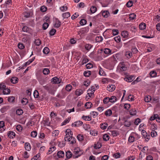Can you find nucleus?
<instances>
[{"instance_id":"f257e3e1","label":"nucleus","mask_w":160,"mask_h":160,"mask_svg":"<svg viewBox=\"0 0 160 160\" xmlns=\"http://www.w3.org/2000/svg\"><path fill=\"white\" fill-rule=\"evenodd\" d=\"M127 62H120L118 67L119 72H122L126 71L127 69Z\"/></svg>"},{"instance_id":"f03ea898","label":"nucleus","mask_w":160,"mask_h":160,"mask_svg":"<svg viewBox=\"0 0 160 160\" xmlns=\"http://www.w3.org/2000/svg\"><path fill=\"white\" fill-rule=\"evenodd\" d=\"M73 152L74 155H73V157L74 158L78 157L83 153L82 151L78 147L74 149Z\"/></svg>"},{"instance_id":"7ed1b4c3","label":"nucleus","mask_w":160,"mask_h":160,"mask_svg":"<svg viewBox=\"0 0 160 160\" xmlns=\"http://www.w3.org/2000/svg\"><path fill=\"white\" fill-rule=\"evenodd\" d=\"M66 135L64 138L65 141H70V138L72 137L73 135L72 132L69 129H67L65 132Z\"/></svg>"},{"instance_id":"20e7f679","label":"nucleus","mask_w":160,"mask_h":160,"mask_svg":"<svg viewBox=\"0 0 160 160\" xmlns=\"http://www.w3.org/2000/svg\"><path fill=\"white\" fill-rule=\"evenodd\" d=\"M87 95L86 96V99L88 100L90 98H93L94 97V93L93 91H91L90 89H88L87 91Z\"/></svg>"},{"instance_id":"39448f33","label":"nucleus","mask_w":160,"mask_h":160,"mask_svg":"<svg viewBox=\"0 0 160 160\" xmlns=\"http://www.w3.org/2000/svg\"><path fill=\"white\" fill-rule=\"evenodd\" d=\"M23 15L25 18H29L33 15V11L32 10H30L24 12L23 13Z\"/></svg>"},{"instance_id":"423d86ee","label":"nucleus","mask_w":160,"mask_h":160,"mask_svg":"<svg viewBox=\"0 0 160 160\" xmlns=\"http://www.w3.org/2000/svg\"><path fill=\"white\" fill-rule=\"evenodd\" d=\"M51 80V82L53 84L59 83L61 81V80L57 77H54Z\"/></svg>"},{"instance_id":"0eeeda50","label":"nucleus","mask_w":160,"mask_h":160,"mask_svg":"<svg viewBox=\"0 0 160 160\" xmlns=\"http://www.w3.org/2000/svg\"><path fill=\"white\" fill-rule=\"evenodd\" d=\"M115 86L114 85L111 84L108 86L107 90L110 92H112L115 89Z\"/></svg>"},{"instance_id":"6e6552de","label":"nucleus","mask_w":160,"mask_h":160,"mask_svg":"<svg viewBox=\"0 0 160 160\" xmlns=\"http://www.w3.org/2000/svg\"><path fill=\"white\" fill-rule=\"evenodd\" d=\"M134 79V76L132 75L128 77L124 78V80L128 82H131Z\"/></svg>"},{"instance_id":"1a4fd4ad","label":"nucleus","mask_w":160,"mask_h":160,"mask_svg":"<svg viewBox=\"0 0 160 160\" xmlns=\"http://www.w3.org/2000/svg\"><path fill=\"white\" fill-rule=\"evenodd\" d=\"M149 123L150 124V128L152 131L155 130L157 129V125L153 122H150L149 121Z\"/></svg>"},{"instance_id":"9d476101","label":"nucleus","mask_w":160,"mask_h":160,"mask_svg":"<svg viewBox=\"0 0 160 160\" xmlns=\"http://www.w3.org/2000/svg\"><path fill=\"white\" fill-rule=\"evenodd\" d=\"M61 25V22L58 19H56L55 21V23L54 24V27L55 28H58L60 27Z\"/></svg>"},{"instance_id":"9b49d317","label":"nucleus","mask_w":160,"mask_h":160,"mask_svg":"<svg viewBox=\"0 0 160 160\" xmlns=\"http://www.w3.org/2000/svg\"><path fill=\"white\" fill-rule=\"evenodd\" d=\"M83 91L84 90L82 89H77L75 91V94L76 95L78 96L81 95L83 93Z\"/></svg>"},{"instance_id":"f8f14e48","label":"nucleus","mask_w":160,"mask_h":160,"mask_svg":"<svg viewBox=\"0 0 160 160\" xmlns=\"http://www.w3.org/2000/svg\"><path fill=\"white\" fill-rule=\"evenodd\" d=\"M8 136L10 138H13L15 137V133L13 132L12 131H9L8 133Z\"/></svg>"},{"instance_id":"ddd939ff","label":"nucleus","mask_w":160,"mask_h":160,"mask_svg":"<svg viewBox=\"0 0 160 160\" xmlns=\"http://www.w3.org/2000/svg\"><path fill=\"white\" fill-rule=\"evenodd\" d=\"M82 124V122L81 121H79L75 122L72 124V126L78 127L81 126Z\"/></svg>"},{"instance_id":"4468645a","label":"nucleus","mask_w":160,"mask_h":160,"mask_svg":"<svg viewBox=\"0 0 160 160\" xmlns=\"http://www.w3.org/2000/svg\"><path fill=\"white\" fill-rule=\"evenodd\" d=\"M25 149L28 151H30L31 148V146L29 142H26L25 144Z\"/></svg>"},{"instance_id":"2eb2a0df","label":"nucleus","mask_w":160,"mask_h":160,"mask_svg":"<svg viewBox=\"0 0 160 160\" xmlns=\"http://www.w3.org/2000/svg\"><path fill=\"white\" fill-rule=\"evenodd\" d=\"M38 80L41 85H43L44 84L45 80L44 78L42 77L41 76L38 78Z\"/></svg>"},{"instance_id":"dca6fc26","label":"nucleus","mask_w":160,"mask_h":160,"mask_svg":"<svg viewBox=\"0 0 160 160\" xmlns=\"http://www.w3.org/2000/svg\"><path fill=\"white\" fill-rule=\"evenodd\" d=\"M2 90V93L4 95L9 94L11 92L10 90L9 89L6 88Z\"/></svg>"},{"instance_id":"f3484780","label":"nucleus","mask_w":160,"mask_h":160,"mask_svg":"<svg viewBox=\"0 0 160 160\" xmlns=\"http://www.w3.org/2000/svg\"><path fill=\"white\" fill-rule=\"evenodd\" d=\"M18 78L16 77H13L10 79L11 82L13 84L16 83L18 82Z\"/></svg>"},{"instance_id":"a211bd4d","label":"nucleus","mask_w":160,"mask_h":160,"mask_svg":"<svg viewBox=\"0 0 160 160\" xmlns=\"http://www.w3.org/2000/svg\"><path fill=\"white\" fill-rule=\"evenodd\" d=\"M57 155L59 158H61L64 157V153L63 151H59L58 152Z\"/></svg>"},{"instance_id":"6ab92c4d","label":"nucleus","mask_w":160,"mask_h":160,"mask_svg":"<svg viewBox=\"0 0 160 160\" xmlns=\"http://www.w3.org/2000/svg\"><path fill=\"white\" fill-rule=\"evenodd\" d=\"M68 141L69 142V144H73L75 143L76 140L74 137H72L70 138V141Z\"/></svg>"},{"instance_id":"aec40b11","label":"nucleus","mask_w":160,"mask_h":160,"mask_svg":"<svg viewBox=\"0 0 160 160\" xmlns=\"http://www.w3.org/2000/svg\"><path fill=\"white\" fill-rule=\"evenodd\" d=\"M72 156V153L70 151H68L66 153V157L67 159H69Z\"/></svg>"},{"instance_id":"412c9836","label":"nucleus","mask_w":160,"mask_h":160,"mask_svg":"<svg viewBox=\"0 0 160 160\" xmlns=\"http://www.w3.org/2000/svg\"><path fill=\"white\" fill-rule=\"evenodd\" d=\"M112 113V111L110 109L107 110L104 112L105 115L107 116H110Z\"/></svg>"},{"instance_id":"4be33fe9","label":"nucleus","mask_w":160,"mask_h":160,"mask_svg":"<svg viewBox=\"0 0 160 160\" xmlns=\"http://www.w3.org/2000/svg\"><path fill=\"white\" fill-rule=\"evenodd\" d=\"M30 39V36L28 35L26 36L25 37L22 38V41L23 42H26L28 41Z\"/></svg>"},{"instance_id":"5701e85b","label":"nucleus","mask_w":160,"mask_h":160,"mask_svg":"<svg viewBox=\"0 0 160 160\" xmlns=\"http://www.w3.org/2000/svg\"><path fill=\"white\" fill-rule=\"evenodd\" d=\"M71 119V117H69L68 118L66 119H65L64 121L62 122V123L61 124L62 126L65 125L67 123H68Z\"/></svg>"},{"instance_id":"b1692460","label":"nucleus","mask_w":160,"mask_h":160,"mask_svg":"<svg viewBox=\"0 0 160 160\" xmlns=\"http://www.w3.org/2000/svg\"><path fill=\"white\" fill-rule=\"evenodd\" d=\"M102 16L105 18H107L109 14V12L108 11H102Z\"/></svg>"},{"instance_id":"393cba45","label":"nucleus","mask_w":160,"mask_h":160,"mask_svg":"<svg viewBox=\"0 0 160 160\" xmlns=\"http://www.w3.org/2000/svg\"><path fill=\"white\" fill-rule=\"evenodd\" d=\"M131 124V122L128 120H126L124 123V125L126 127H129Z\"/></svg>"},{"instance_id":"a878e982","label":"nucleus","mask_w":160,"mask_h":160,"mask_svg":"<svg viewBox=\"0 0 160 160\" xmlns=\"http://www.w3.org/2000/svg\"><path fill=\"white\" fill-rule=\"evenodd\" d=\"M102 146L101 143L97 142V143L94 144V148L96 149H98L100 148Z\"/></svg>"},{"instance_id":"bb28decb","label":"nucleus","mask_w":160,"mask_h":160,"mask_svg":"<svg viewBox=\"0 0 160 160\" xmlns=\"http://www.w3.org/2000/svg\"><path fill=\"white\" fill-rule=\"evenodd\" d=\"M42 72L44 75H47L49 74L50 71L48 68H44L43 69Z\"/></svg>"},{"instance_id":"cd10ccee","label":"nucleus","mask_w":160,"mask_h":160,"mask_svg":"<svg viewBox=\"0 0 160 160\" xmlns=\"http://www.w3.org/2000/svg\"><path fill=\"white\" fill-rule=\"evenodd\" d=\"M146 27V24L144 23H141L139 25V28L141 30H143L145 29Z\"/></svg>"},{"instance_id":"c85d7f7f","label":"nucleus","mask_w":160,"mask_h":160,"mask_svg":"<svg viewBox=\"0 0 160 160\" xmlns=\"http://www.w3.org/2000/svg\"><path fill=\"white\" fill-rule=\"evenodd\" d=\"M104 52L106 54H109L111 53L112 51L109 48H105L104 49Z\"/></svg>"},{"instance_id":"c756f323","label":"nucleus","mask_w":160,"mask_h":160,"mask_svg":"<svg viewBox=\"0 0 160 160\" xmlns=\"http://www.w3.org/2000/svg\"><path fill=\"white\" fill-rule=\"evenodd\" d=\"M152 99V98L151 96L148 95L146 96L144 98V100L145 102H149Z\"/></svg>"},{"instance_id":"7c9ffc66","label":"nucleus","mask_w":160,"mask_h":160,"mask_svg":"<svg viewBox=\"0 0 160 160\" xmlns=\"http://www.w3.org/2000/svg\"><path fill=\"white\" fill-rule=\"evenodd\" d=\"M110 102H115L117 100V98L114 96H112L109 98Z\"/></svg>"},{"instance_id":"2f4dec72","label":"nucleus","mask_w":160,"mask_h":160,"mask_svg":"<svg viewBox=\"0 0 160 160\" xmlns=\"http://www.w3.org/2000/svg\"><path fill=\"white\" fill-rule=\"evenodd\" d=\"M92 106V104L90 102H87L85 105V107L87 109L91 108Z\"/></svg>"},{"instance_id":"473e14b6","label":"nucleus","mask_w":160,"mask_h":160,"mask_svg":"<svg viewBox=\"0 0 160 160\" xmlns=\"http://www.w3.org/2000/svg\"><path fill=\"white\" fill-rule=\"evenodd\" d=\"M92 47V45L89 44H86L85 46V48L88 51H89Z\"/></svg>"},{"instance_id":"72a5a7b5","label":"nucleus","mask_w":160,"mask_h":160,"mask_svg":"<svg viewBox=\"0 0 160 160\" xmlns=\"http://www.w3.org/2000/svg\"><path fill=\"white\" fill-rule=\"evenodd\" d=\"M72 87L70 84L67 85L65 87V90L68 92H70L72 89Z\"/></svg>"},{"instance_id":"f704fd0d","label":"nucleus","mask_w":160,"mask_h":160,"mask_svg":"<svg viewBox=\"0 0 160 160\" xmlns=\"http://www.w3.org/2000/svg\"><path fill=\"white\" fill-rule=\"evenodd\" d=\"M121 35L123 38H127L128 35V32L127 31H123L122 32Z\"/></svg>"},{"instance_id":"c9c22d12","label":"nucleus","mask_w":160,"mask_h":160,"mask_svg":"<svg viewBox=\"0 0 160 160\" xmlns=\"http://www.w3.org/2000/svg\"><path fill=\"white\" fill-rule=\"evenodd\" d=\"M95 40L97 42H101L103 40V38L101 36H98L96 37Z\"/></svg>"},{"instance_id":"e433bc0d","label":"nucleus","mask_w":160,"mask_h":160,"mask_svg":"<svg viewBox=\"0 0 160 160\" xmlns=\"http://www.w3.org/2000/svg\"><path fill=\"white\" fill-rule=\"evenodd\" d=\"M9 108L8 106H5L1 109L0 111L2 113H4Z\"/></svg>"},{"instance_id":"4c0bfd02","label":"nucleus","mask_w":160,"mask_h":160,"mask_svg":"<svg viewBox=\"0 0 160 160\" xmlns=\"http://www.w3.org/2000/svg\"><path fill=\"white\" fill-rule=\"evenodd\" d=\"M135 140L134 137L132 136V135H131L129 136L128 141L131 143L133 142H134Z\"/></svg>"},{"instance_id":"58836bf2","label":"nucleus","mask_w":160,"mask_h":160,"mask_svg":"<svg viewBox=\"0 0 160 160\" xmlns=\"http://www.w3.org/2000/svg\"><path fill=\"white\" fill-rule=\"evenodd\" d=\"M101 128L103 129H106L108 127V124L107 123H104L101 124Z\"/></svg>"},{"instance_id":"ea45409f","label":"nucleus","mask_w":160,"mask_h":160,"mask_svg":"<svg viewBox=\"0 0 160 160\" xmlns=\"http://www.w3.org/2000/svg\"><path fill=\"white\" fill-rule=\"evenodd\" d=\"M97 9L96 7L94 6H92L90 9V11L92 13H95L97 11Z\"/></svg>"},{"instance_id":"a19ab883","label":"nucleus","mask_w":160,"mask_h":160,"mask_svg":"<svg viewBox=\"0 0 160 160\" xmlns=\"http://www.w3.org/2000/svg\"><path fill=\"white\" fill-rule=\"evenodd\" d=\"M111 134L113 137H116L119 134V133L116 131L113 130L111 131Z\"/></svg>"},{"instance_id":"79ce46f5","label":"nucleus","mask_w":160,"mask_h":160,"mask_svg":"<svg viewBox=\"0 0 160 160\" xmlns=\"http://www.w3.org/2000/svg\"><path fill=\"white\" fill-rule=\"evenodd\" d=\"M45 137V134L42 132H40L39 134V138L41 140H43Z\"/></svg>"},{"instance_id":"37998d69","label":"nucleus","mask_w":160,"mask_h":160,"mask_svg":"<svg viewBox=\"0 0 160 160\" xmlns=\"http://www.w3.org/2000/svg\"><path fill=\"white\" fill-rule=\"evenodd\" d=\"M137 111L135 109H132L130 111V115H136Z\"/></svg>"},{"instance_id":"c03bdc74","label":"nucleus","mask_w":160,"mask_h":160,"mask_svg":"<svg viewBox=\"0 0 160 160\" xmlns=\"http://www.w3.org/2000/svg\"><path fill=\"white\" fill-rule=\"evenodd\" d=\"M83 74L85 77H88L91 74V72L88 70L85 71Z\"/></svg>"},{"instance_id":"a18cd8bd","label":"nucleus","mask_w":160,"mask_h":160,"mask_svg":"<svg viewBox=\"0 0 160 160\" xmlns=\"http://www.w3.org/2000/svg\"><path fill=\"white\" fill-rule=\"evenodd\" d=\"M77 138L78 141H82L83 140V136L82 135L78 134L77 136Z\"/></svg>"},{"instance_id":"49530a36","label":"nucleus","mask_w":160,"mask_h":160,"mask_svg":"<svg viewBox=\"0 0 160 160\" xmlns=\"http://www.w3.org/2000/svg\"><path fill=\"white\" fill-rule=\"evenodd\" d=\"M31 136L33 138H35L37 135V132L36 131H33L31 133Z\"/></svg>"},{"instance_id":"de8ad7c7","label":"nucleus","mask_w":160,"mask_h":160,"mask_svg":"<svg viewBox=\"0 0 160 160\" xmlns=\"http://www.w3.org/2000/svg\"><path fill=\"white\" fill-rule=\"evenodd\" d=\"M136 15L134 13H132L129 14V18L130 20H133L136 18Z\"/></svg>"},{"instance_id":"09e8293b","label":"nucleus","mask_w":160,"mask_h":160,"mask_svg":"<svg viewBox=\"0 0 160 160\" xmlns=\"http://www.w3.org/2000/svg\"><path fill=\"white\" fill-rule=\"evenodd\" d=\"M99 73L100 75L102 76H104L105 74V73L103 70L102 69V68L100 67L99 68Z\"/></svg>"},{"instance_id":"8fccbe9b","label":"nucleus","mask_w":160,"mask_h":160,"mask_svg":"<svg viewBox=\"0 0 160 160\" xmlns=\"http://www.w3.org/2000/svg\"><path fill=\"white\" fill-rule=\"evenodd\" d=\"M56 32V30L53 28L52 29L49 31V34L50 36L54 35Z\"/></svg>"},{"instance_id":"3c124183","label":"nucleus","mask_w":160,"mask_h":160,"mask_svg":"<svg viewBox=\"0 0 160 160\" xmlns=\"http://www.w3.org/2000/svg\"><path fill=\"white\" fill-rule=\"evenodd\" d=\"M70 16V14L69 12H67L62 14V17L64 18H67Z\"/></svg>"},{"instance_id":"603ef678","label":"nucleus","mask_w":160,"mask_h":160,"mask_svg":"<svg viewBox=\"0 0 160 160\" xmlns=\"http://www.w3.org/2000/svg\"><path fill=\"white\" fill-rule=\"evenodd\" d=\"M48 92L52 95H54V94L55 90H54L53 89H52V88H48Z\"/></svg>"},{"instance_id":"864d4df0","label":"nucleus","mask_w":160,"mask_h":160,"mask_svg":"<svg viewBox=\"0 0 160 160\" xmlns=\"http://www.w3.org/2000/svg\"><path fill=\"white\" fill-rule=\"evenodd\" d=\"M103 140L105 141H107L109 139V136L107 134H105L103 136Z\"/></svg>"},{"instance_id":"5fc2aeb1","label":"nucleus","mask_w":160,"mask_h":160,"mask_svg":"<svg viewBox=\"0 0 160 160\" xmlns=\"http://www.w3.org/2000/svg\"><path fill=\"white\" fill-rule=\"evenodd\" d=\"M158 117V115L157 114H154L153 116H152L150 118L149 120L150 121H152L156 119V118Z\"/></svg>"},{"instance_id":"6e6d98bb","label":"nucleus","mask_w":160,"mask_h":160,"mask_svg":"<svg viewBox=\"0 0 160 160\" xmlns=\"http://www.w3.org/2000/svg\"><path fill=\"white\" fill-rule=\"evenodd\" d=\"M82 118L85 120L90 121L91 120V117L89 116H83Z\"/></svg>"},{"instance_id":"4d7b16f0","label":"nucleus","mask_w":160,"mask_h":160,"mask_svg":"<svg viewBox=\"0 0 160 160\" xmlns=\"http://www.w3.org/2000/svg\"><path fill=\"white\" fill-rule=\"evenodd\" d=\"M28 99L25 98H23L21 101V102L23 105H26L28 102Z\"/></svg>"},{"instance_id":"13d9d810","label":"nucleus","mask_w":160,"mask_h":160,"mask_svg":"<svg viewBox=\"0 0 160 160\" xmlns=\"http://www.w3.org/2000/svg\"><path fill=\"white\" fill-rule=\"evenodd\" d=\"M35 43L36 45L39 46L41 44V41L39 39H37L35 41Z\"/></svg>"},{"instance_id":"bf43d9fd","label":"nucleus","mask_w":160,"mask_h":160,"mask_svg":"<svg viewBox=\"0 0 160 160\" xmlns=\"http://www.w3.org/2000/svg\"><path fill=\"white\" fill-rule=\"evenodd\" d=\"M91 114L93 116V118H96L98 114V112L93 111L91 112Z\"/></svg>"},{"instance_id":"052dcab7","label":"nucleus","mask_w":160,"mask_h":160,"mask_svg":"<svg viewBox=\"0 0 160 160\" xmlns=\"http://www.w3.org/2000/svg\"><path fill=\"white\" fill-rule=\"evenodd\" d=\"M87 21L86 20L84 19H82L80 21V24L81 25H84L86 24Z\"/></svg>"},{"instance_id":"680f3d73","label":"nucleus","mask_w":160,"mask_h":160,"mask_svg":"<svg viewBox=\"0 0 160 160\" xmlns=\"http://www.w3.org/2000/svg\"><path fill=\"white\" fill-rule=\"evenodd\" d=\"M16 112L17 115H20L22 114L23 111L21 109H19L17 110Z\"/></svg>"},{"instance_id":"e2e57ef3","label":"nucleus","mask_w":160,"mask_h":160,"mask_svg":"<svg viewBox=\"0 0 160 160\" xmlns=\"http://www.w3.org/2000/svg\"><path fill=\"white\" fill-rule=\"evenodd\" d=\"M150 75L152 77H155L157 75V73L155 71H152L150 72Z\"/></svg>"},{"instance_id":"0e129e2a","label":"nucleus","mask_w":160,"mask_h":160,"mask_svg":"<svg viewBox=\"0 0 160 160\" xmlns=\"http://www.w3.org/2000/svg\"><path fill=\"white\" fill-rule=\"evenodd\" d=\"M43 52L45 54H48L49 52V49L48 47H45L43 50Z\"/></svg>"},{"instance_id":"69168bd1","label":"nucleus","mask_w":160,"mask_h":160,"mask_svg":"<svg viewBox=\"0 0 160 160\" xmlns=\"http://www.w3.org/2000/svg\"><path fill=\"white\" fill-rule=\"evenodd\" d=\"M132 55V53L130 52H126L125 56L127 58H130Z\"/></svg>"},{"instance_id":"338daca9","label":"nucleus","mask_w":160,"mask_h":160,"mask_svg":"<svg viewBox=\"0 0 160 160\" xmlns=\"http://www.w3.org/2000/svg\"><path fill=\"white\" fill-rule=\"evenodd\" d=\"M151 135L152 137H155L157 135V132L155 130L152 131L151 132Z\"/></svg>"},{"instance_id":"774afa93","label":"nucleus","mask_w":160,"mask_h":160,"mask_svg":"<svg viewBox=\"0 0 160 160\" xmlns=\"http://www.w3.org/2000/svg\"><path fill=\"white\" fill-rule=\"evenodd\" d=\"M109 98L106 97L104 98L103 100V103L105 104H107L108 102H110Z\"/></svg>"}]
</instances>
